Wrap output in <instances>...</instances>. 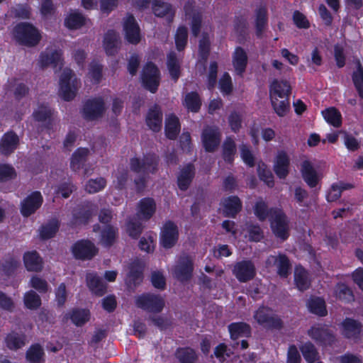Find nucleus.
Listing matches in <instances>:
<instances>
[{
	"instance_id": "1",
	"label": "nucleus",
	"mask_w": 363,
	"mask_h": 363,
	"mask_svg": "<svg viewBox=\"0 0 363 363\" xmlns=\"http://www.w3.org/2000/svg\"><path fill=\"white\" fill-rule=\"evenodd\" d=\"M80 85V80L73 71L66 68L62 71L60 78L59 94L64 100L70 101L75 97Z\"/></svg>"
},
{
	"instance_id": "2",
	"label": "nucleus",
	"mask_w": 363,
	"mask_h": 363,
	"mask_svg": "<svg viewBox=\"0 0 363 363\" xmlns=\"http://www.w3.org/2000/svg\"><path fill=\"white\" fill-rule=\"evenodd\" d=\"M13 36L20 43L29 46L35 45L40 40L39 31L28 23L18 24L13 30Z\"/></svg>"
},
{
	"instance_id": "3",
	"label": "nucleus",
	"mask_w": 363,
	"mask_h": 363,
	"mask_svg": "<svg viewBox=\"0 0 363 363\" xmlns=\"http://www.w3.org/2000/svg\"><path fill=\"white\" fill-rule=\"evenodd\" d=\"M269 220L274 234L282 240H286L289 237V224L284 212L279 208L271 209Z\"/></svg>"
},
{
	"instance_id": "4",
	"label": "nucleus",
	"mask_w": 363,
	"mask_h": 363,
	"mask_svg": "<svg viewBox=\"0 0 363 363\" xmlns=\"http://www.w3.org/2000/svg\"><path fill=\"white\" fill-rule=\"evenodd\" d=\"M135 305L147 311L159 313L164 306V300L160 295L145 294L135 298Z\"/></svg>"
},
{
	"instance_id": "5",
	"label": "nucleus",
	"mask_w": 363,
	"mask_h": 363,
	"mask_svg": "<svg viewBox=\"0 0 363 363\" xmlns=\"http://www.w3.org/2000/svg\"><path fill=\"white\" fill-rule=\"evenodd\" d=\"M254 320L260 325L268 328H280L281 321L272 310L267 307H259L254 313Z\"/></svg>"
},
{
	"instance_id": "6",
	"label": "nucleus",
	"mask_w": 363,
	"mask_h": 363,
	"mask_svg": "<svg viewBox=\"0 0 363 363\" xmlns=\"http://www.w3.org/2000/svg\"><path fill=\"white\" fill-rule=\"evenodd\" d=\"M193 262L188 255H182L172 269L173 276L179 281L189 279L193 272Z\"/></svg>"
},
{
	"instance_id": "7",
	"label": "nucleus",
	"mask_w": 363,
	"mask_h": 363,
	"mask_svg": "<svg viewBox=\"0 0 363 363\" xmlns=\"http://www.w3.org/2000/svg\"><path fill=\"white\" fill-rule=\"evenodd\" d=\"M144 86L152 93H155L160 84V72L157 67L151 63H147L144 67L141 75Z\"/></svg>"
},
{
	"instance_id": "8",
	"label": "nucleus",
	"mask_w": 363,
	"mask_h": 363,
	"mask_svg": "<svg viewBox=\"0 0 363 363\" xmlns=\"http://www.w3.org/2000/svg\"><path fill=\"white\" fill-rule=\"evenodd\" d=\"M131 169L138 174H149L153 172L157 165V159L154 155H148L142 160L133 158L130 160Z\"/></svg>"
},
{
	"instance_id": "9",
	"label": "nucleus",
	"mask_w": 363,
	"mask_h": 363,
	"mask_svg": "<svg viewBox=\"0 0 363 363\" xmlns=\"http://www.w3.org/2000/svg\"><path fill=\"white\" fill-rule=\"evenodd\" d=\"M179 238V230L177 226L171 221L166 222L161 229L160 245L169 249L174 247Z\"/></svg>"
},
{
	"instance_id": "10",
	"label": "nucleus",
	"mask_w": 363,
	"mask_h": 363,
	"mask_svg": "<svg viewBox=\"0 0 363 363\" xmlns=\"http://www.w3.org/2000/svg\"><path fill=\"white\" fill-rule=\"evenodd\" d=\"M104 111V100L101 97H97L86 101L83 107L82 114L86 120H94L101 117Z\"/></svg>"
},
{
	"instance_id": "11",
	"label": "nucleus",
	"mask_w": 363,
	"mask_h": 363,
	"mask_svg": "<svg viewBox=\"0 0 363 363\" xmlns=\"http://www.w3.org/2000/svg\"><path fill=\"white\" fill-rule=\"evenodd\" d=\"M39 64L42 67L52 66L57 71L62 67V51L53 48H48L40 56Z\"/></svg>"
},
{
	"instance_id": "12",
	"label": "nucleus",
	"mask_w": 363,
	"mask_h": 363,
	"mask_svg": "<svg viewBox=\"0 0 363 363\" xmlns=\"http://www.w3.org/2000/svg\"><path fill=\"white\" fill-rule=\"evenodd\" d=\"M308 335L317 343L330 345L335 340L333 333L326 327L320 324L315 325L308 331Z\"/></svg>"
},
{
	"instance_id": "13",
	"label": "nucleus",
	"mask_w": 363,
	"mask_h": 363,
	"mask_svg": "<svg viewBox=\"0 0 363 363\" xmlns=\"http://www.w3.org/2000/svg\"><path fill=\"white\" fill-rule=\"evenodd\" d=\"M233 274L240 282H246L256 274V269L253 263L250 261H242L235 264Z\"/></svg>"
},
{
	"instance_id": "14",
	"label": "nucleus",
	"mask_w": 363,
	"mask_h": 363,
	"mask_svg": "<svg viewBox=\"0 0 363 363\" xmlns=\"http://www.w3.org/2000/svg\"><path fill=\"white\" fill-rule=\"evenodd\" d=\"M201 139L203 147L206 151H214L220 141V135L218 128L214 126H207L203 130Z\"/></svg>"
},
{
	"instance_id": "15",
	"label": "nucleus",
	"mask_w": 363,
	"mask_h": 363,
	"mask_svg": "<svg viewBox=\"0 0 363 363\" xmlns=\"http://www.w3.org/2000/svg\"><path fill=\"white\" fill-rule=\"evenodd\" d=\"M72 252L77 259H90L97 253V249L91 242L81 240L74 245Z\"/></svg>"
},
{
	"instance_id": "16",
	"label": "nucleus",
	"mask_w": 363,
	"mask_h": 363,
	"mask_svg": "<svg viewBox=\"0 0 363 363\" xmlns=\"http://www.w3.org/2000/svg\"><path fill=\"white\" fill-rule=\"evenodd\" d=\"M43 203V196L38 191L28 196L22 202L21 212L23 216L28 217L38 209Z\"/></svg>"
},
{
	"instance_id": "17",
	"label": "nucleus",
	"mask_w": 363,
	"mask_h": 363,
	"mask_svg": "<svg viewBox=\"0 0 363 363\" xmlns=\"http://www.w3.org/2000/svg\"><path fill=\"white\" fill-rule=\"evenodd\" d=\"M276 266L278 274L286 277L290 273L291 264L289 259L284 255H271L266 260V267Z\"/></svg>"
},
{
	"instance_id": "18",
	"label": "nucleus",
	"mask_w": 363,
	"mask_h": 363,
	"mask_svg": "<svg viewBox=\"0 0 363 363\" xmlns=\"http://www.w3.org/2000/svg\"><path fill=\"white\" fill-rule=\"evenodd\" d=\"M123 30L126 40L132 43L136 44L140 40V28L132 15H128L123 21Z\"/></svg>"
},
{
	"instance_id": "19",
	"label": "nucleus",
	"mask_w": 363,
	"mask_h": 363,
	"mask_svg": "<svg viewBox=\"0 0 363 363\" xmlns=\"http://www.w3.org/2000/svg\"><path fill=\"white\" fill-rule=\"evenodd\" d=\"M156 211V203L152 199H141L137 206V217L140 220H148Z\"/></svg>"
},
{
	"instance_id": "20",
	"label": "nucleus",
	"mask_w": 363,
	"mask_h": 363,
	"mask_svg": "<svg viewBox=\"0 0 363 363\" xmlns=\"http://www.w3.org/2000/svg\"><path fill=\"white\" fill-rule=\"evenodd\" d=\"M301 173L304 181L311 187H314L320 179V174L315 169L311 162L306 160L301 164Z\"/></svg>"
},
{
	"instance_id": "21",
	"label": "nucleus",
	"mask_w": 363,
	"mask_h": 363,
	"mask_svg": "<svg viewBox=\"0 0 363 363\" xmlns=\"http://www.w3.org/2000/svg\"><path fill=\"white\" fill-rule=\"evenodd\" d=\"M341 330L342 335L350 339L358 338L360 333L363 330V325L358 321L346 318L341 323Z\"/></svg>"
},
{
	"instance_id": "22",
	"label": "nucleus",
	"mask_w": 363,
	"mask_h": 363,
	"mask_svg": "<svg viewBox=\"0 0 363 363\" xmlns=\"http://www.w3.org/2000/svg\"><path fill=\"white\" fill-rule=\"evenodd\" d=\"M184 12L186 19L191 20V31L192 33L197 36L200 30L201 23V13L194 8L192 2H187L184 6Z\"/></svg>"
},
{
	"instance_id": "23",
	"label": "nucleus",
	"mask_w": 363,
	"mask_h": 363,
	"mask_svg": "<svg viewBox=\"0 0 363 363\" xmlns=\"http://www.w3.org/2000/svg\"><path fill=\"white\" fill-rule=\"evenodd\" d=\"M289 162V157L286 152H278L274 162V170L280 179H284L287 176Z\"/></svg>"
},
{
	"instance_id": "24",
	"label": "nucleus",
	"mask_w": 363,
	"mask_h": 363,
	"mask_svg": "<svg viewBox=\"0 0 363 363\" xmlns=\"http://www.w3.org/2000/svg\"><path fill=\"white\" fill-rule=\"evenodd\" d=\"M291 91V86L286 80L274 79L269 86L270 98H284L289 96Z\"/></svg>"
},
{
	"instance_id": "25",
	"label": "nucleus",
	"mask_w": 363,
	"mask_h": 363,
	"mask_svg": "<svg viewBox=\"0 0 363 363\" xmlns=\"http://www.w3.org/2000/svg\"><path fill=\"white\" fill-rule=\"evenodd\" d=\"M152 11L156 16L165 17L169 22H171L174 16V10L172 6L161 0H155L152 2Z\"/></svg>"
},
{
	"instance_id": "26",
	"label": "nucleus",
	"mask_w": 363,
	"mask_h": 363,
	"mask_svg": "<svg viewBox=\"0 0 363 363\" xmlns=\"http://www.w3.org/2000/svg\"><path fill=\"white\" fill-rule=\"evenodd\" d=\"M18 144V135L13 132L6 133L0 140V152L4 155H9L16 149Z\"/></svg>"
},
{
	"instance_id": "27",
	"label": "nucleus",
	"mask_w": 363,
	"mask_h": 363,
	"mask_svg": "<svg viewBox=\"0 0 363 363\" xmlns=\"http://www.w3.org/2000/svg\"><path fill=\"white\" fill-rule=\"evenodd\" d=\"M89 21L81 13L77 11H71L65 19V25L72 30H77L83 26L87 25Z\"/></svg>"
},
{
	"instance_id": "28",
	"label": "nucleus",
	"mask_w": 363,
	"mask_h": 363,
	"mask_svg": "<svg viewBox=\"0 0 363 363\" xmlns=\"http://www.w3.org/2000/svg\"><path fill=\"white\" fill-rule=\"evenodd\" d=\"M86 284L90 291L97 296H102L106 292V284L95 273H87Z\"/></svg>"
},
{
	"instance_id": "29",
	"label": "nucleus",
	"mask_w": 363,
	"mask_h": 363,
	"mask_svg": "<svg viewBox=\"0 0 363 363\" xmlns=\"http://www.w3.org/2000/svg\"><path fill=\"white\" fill-rule=\"evenodd\" d=\"M162 121V114L160 108L157 106H155L150 109L146 122L149 128L155 132H157L161 129Z\"/></svg>"
},
{
	"instance_id": "30",
	"label": "nucleus",
	"mask_w": 363,
	"mask_h": 363,
	"mask_svg": "<svg viewBox=\"0 0 363 363\" xmlns=\"http://www.w3.org/2000/svg\"><path fill=\"white\" fill-rule=\"evenodd\" d=\"M223 212L227 216H235L242 208V203L238 196H232L222 201Z\"/></svg>"
},
{
	"instance_id": "31",
	"label": "nucleus",
	"mask_w": 363,
	"mask_h": 363,
	"mask_svg": "<svg viewBox=\"0 0 363 363\" xmlns=\"http://www.w3.org/2000/svg\"><path fill=\"white\" fill-rule=\"evenodd\" d=\"M23 261L28 271L38 272L43 269V261L36 252H28L24 254Z\"/></svg>"
},
{
	"instance_id": "32",
	"label": "nucleus",
	"mask_w": 363,
	"mask_h": 363,
	"mask_svg": "<svg viewBox=\"0 0 363 363\" xmlns=\"http://www.w3.org/2000/svg\"><path fill=\"white\" fill-rule=\"evenodd\" d=\"M180 131L179 118L173 115L167 116L165 119V135L170 140L175 139Z\"/></svg>"
},
{
	"instance_id": "33",
	"label": "nucleus",
	"mask_w": 363,
	"mask_h": 363,
	"mask_svg": "<svg viewBox=\"0 0 363 363\" xmlns=\"http://www.w3.org/2000/svg\"><path fill=\"white\" fill-rule=\"evenodd\" d=\"M247 62V56L246 52L240 48H237L233 57V65L235 72L242 75L245 70Z\"/></svg>"
},
{
	"instance_id": "34",
	"label": "nucleus",
	"mask_w": 363,
	"mask_h": 363,
	"mask_svg": "<svg viewBox=\"0 0 363 363\" xmlns=\"http://www.w3.org/2000/svg\"><path fill=\"white\" fill-rule=\"evenodd\" d=\"M194 176V167L192 164H189L183 167L178 176V185L180 189L186 190Z\"/></svg>"
},
{
	"instance_id": "35",
	"label": "nucleus",
	"mask_w": 363,
	"mask_h": 363,
	"mask_svg": "<svg viewBox=\"0 0 363 363\" xmlns=\"http://www.w3.org/2000/svg\"><path fill=\"white\" fill-rule=\"evenodd\" d=\"M8 92L13 93L16 99L24 96L28 91L27 86L20 80L16 78H11L6 84Z\"/></svg>"
},
{
	"instance_id": "36",
	"label": "nucleus",
	"mask_w": 363,
	"mask_h": 363,
	"mask_svg": "<svg viewBox=\"0 0 363 363\" xmlns=\"http://www.w3.org/2000/svg\"><path fill=\"white\" fill-rule=\"evenodd\" d=\"M26 337L25 335L12 332L7 335L5 342L8 348L16 350L26 345Z\"/></svg>"
},
{
	"instance_id": "37",
	"label": "nucleus",
	"mask_w": 363,
	"mask_h": 363,
	"mask_svg": "<svg viewBox=\"0 0 363 363\" xmlns=\"http://www.w3.org/2000/svg\"><path fill=\"white\" fill-rule=\"evenodd\" d=\"M294 281L297 288L300 291L306 290L310 286V279L308 272L301 266H297L295 268Z\"/></svg>"
},
{
	"instance_id": "38",
	"label": "nucleus",
	"mask_w": 363,
	"mask_h": 363,
	"mask_svg": "<svg viewBox=\"0 0 363 363\" xmlns=\"http://www.w3.org/2000/svg\"><path fill=\"white\" fill-rule=\"evenodd\" d=\"M119 35L113 31L109 30L107 32L104 40V49L108 55H113L118 45Z\"/></svg>"
},
{
	"instance_id": "39",
	"label": "nucleus",
	"mask_w": 363,
	"mask_h": 363,
	"mask_svg": "<svg viewBox=\"0 0 363 363\" xmlns=\"http://www.w3.org/2000/svg\"><path fill=\"white\" fill-rule=\"evenodd\" d=\"M89 150L86 148H78L73 154L71 158L70 167L74 171L79 170L84 162H85L86 157L89 155Z\"/></svg>"
},
{
	"instance_id": "40",
	"label": "nucleus",
	"mask_w": 363,
	"mask_h": 363,
	"mask_svg": "<svg viewBox=\"0 0 363 363\" xmlns=\"http://www.w3.org/2000/svg\"><path fill=\"white\" fill-rule=\"evenodd\" d=\"M272 106L276 113L279 116H284L289 110V96L284 98H270Z\"/></svg>"
},
{
	"instance_id": "41",
	"label": "nucleus",
	"mask_w": 363,
	"mask_h": 363,
	"mask_svg": "<svg viewBox=\"0 0 363 363\" xmlns=\"http://www.w3.org/2000/svg\"><path fill=\"white\" fill-rule=\"evenodd\" d=\"M184 106L191 112H197L201 107V99L196 92H190L186 94L184 101Z\"/></svg>"
},
{
	"instance_id": "42",
	"label": "nucleus",
	"mask_w": 363,
	"mask_h": 363,
	"mask_svg": "<svg viewBox=\"0 0 363 363\" xmlns=\"http://www.w3.org/2000/svg\"><path fill=\"white\" fill-rule=\"evenodd\" d=\"M307 306L309 311L314 314L320 316H324L327 314L325 301L320 298H311Z\"/></svg>"
},
{
	"instance_id": "43",
	"label": "nucleus",
	"mask_w": 363,
	"mask_h": 363,
	"mask_svg": "<svg viewBox=\"0 0 363 363\" xmlns=\"http://www.w3.org/2000/svg\"><path fill=\"white\" fill-rule=\"evenodd\" d=\"M325 120L334 127H339L342 123L340 113L335 108L331 107L322 111Z\"/></svg>"
},
{
	"instance_id": "44",
	"label": "nucleus",
	"mask_w": 363,
	"mask_h": 363,
	"mask_svg": "<svg viewBox=\"0 0 363 363\" xmlns=\"http://www.w3.org/2000/svg\"><path fill=\"white\" fill-rule=\"evenodd\" d=\"M232 339H237L240 336L248 335L250 333L249 325L245 323H235L228 326Z\"/></svg>"
},
{
	"instance_id": "45",
	"label": "nucleus",
	"mask_w": 363,
	"mask_h": 363,
	"mask_svg": "<svg viewBox=\"0 0 363 363\" xmlns=\"http://www.w3.org/2000/svg\"><path fill=\"white\" fill-rule=\"evenodd\" d=\"M44 352L39 345H32L26 352V359L30 363H43Z\"/></svg>"
},
{
	"instance_id": "46",
	"label": "nucleus",
	"mask_w": 363,
	"mask_h": 363,
	"mask_svg": "<svg viewBox=\"0 0 363 363\" xmlns=\"http://www.w3.org/2000/svg\"><path fill=\"white\" fill-rule=\"evenodd\" d=\"M335 296L345 302H350L354 300V295L350 289L344 284L336 285L334 291Z\"/></svg>"
},
{
	"instance_id": "47",
	"label": "nucleus",
	"mask_w": 363,
	"mask_h": 363,
	"mask_svg": "<svg viewBox=\"0 0 363 363\" xmlns=\"http://www.w3.org/2000/svg\"><path fill=\"white\" fill-rule=\"evenodd\" d=\"M352 187V186L351 184L343 182H339L333 184L331 189H330L327 195L328 201L330 202L336 201L337 199L340 197L342 191L343 190H346Z\"/></svg>"
},
{
	"instance_id": "48",
	"label": "nucleus",
	"mask_w": 363,
	"mask_h": 363,
	"mask_svg": "<svg viewBox=\"0 0 363 363\" xmlns=\"http://www.w3.org/2000/svg\"><path fill=\"white\" fill-rule=\"evenodd\" d=\"M236 152L235 143L230 138H228L223 145V157L227 162H232Z\"/></svg>"
},
{
	"instance_id": "49",
	"label": "nucleus",
	"mask_w": 363,
	"mask_h": 363,
	"mask_svg": "<svg viewBox=\"0 0 363 363\" xmlns=\"http://www.w3.org/2000/svg\"><path fill=\"white\" fill-rule=\"evenodd\" d=\"M58 228V221L57 220H52L40 228V235L43 239H49L55 235Z\"/></svg>"
},
{
	"instance_id": "50",
	"label": "nucleus",
	"mask_w": 363,
	"mask_h": 363,
	"mask_svg": "<svg viewBox=\"0 0 363 363\" xmlns=\"http://www.w3.org/2000/svg\"><path fill=\"white\" fill-rule=\"evenodd\" d=\"M106 182L103 177L89 179L84 186V189L89 194L97 193L105 188Z\"/></svg>"
},
{
	"instance_id": "51",
	"label": "nucleus",
	"mask_w": 363,
	"mask_h": 363,
	"mask_svg": "<svg viewBox=\"0 0 363 363\" xmlns=\"http://www.w3.org/2000/svg\"><path fill=\"white\" fill-rule=\"evenodd\" d=\"M267 9L261 6L256 11V31L257 35H260L267 25Z\"/></svg>"
},
{
	"instance_id": "52",
	"label": "nucleus",
	"mask_w": 363,
	"mask_h": 363,
	"mask_svg": "<svg viewBox=\"0 0 363 363\" xmlns=\"http://www.w3.org/2000/svg\"><path fill=\"white\" fill-rule=\"evenodd\" d=\"M89 311L85 309L74 310L70 315L72 323L77 326L84 325L89 320Z\"/></svg>"
},
{
	"instance_id": "53",
	"label": "nucleus",
	"mask_w": 363,
	"mask_h": 363,
	"mask_svg": "<svg viewBox=\"0 0 363 363\" xmlns=\"http://www.w3.org/2000/svg\"><path fill=\"white\" fill-rule=\"evenodd\" d=\"M52 110L45 104H40L33 113L34 119L38 122H44L52 116Z\"/></svg>"
},
{
	"instance_id": "54",
	"label": "nucleus",
	"mask_w": 363,
	"mask_h": 363,
	"mask_svg": "<svg viewBox=\"0 0 363 363\" xmlns=\"http://www.w3.org/2000/svg\"><path fill=\"white\" fill-rule=\"evenodd\" d=\"M167 67L171 77L177 80L179 77L180 66L175 54L171 52L167 57Z\"/></svg>"
},
{
	"instance_id": "55",
	"label": "nucleus",
	"mask_w": 363,
	"mask_h": 363,
	"mask_svg": "<svg viewBox=\"0 0 363 363\" xmlns=\"http://www.w3.org/2000/svg\"><path fill=\"white\" fill-rule=\"evenodd\" d=\"M116 229L111 225L106 226L101 232V242L104 246H109L114 242Z\"/></svg>"
},
{
	"instance_id": "56",
	"label": "nucleus",
	"mask_w": 363,
	"mask_h": 363,
	"mask_svg": "<svg viewBox=\"0 0 363 363\" xmlns=\"http://www.w3.org/2000/svg\"><path fill=\"white\" fill-rule=\"evenodd\" d=\"M303 357L308 363L315 362L318 359V352L311 342L305 343L301 348Z\"/></svg>"
},
{
	"instance_id": "57",
	"label": "nucleus",
	"mask_w": 363,
	"mask_h": 363,
	"mask_svg": "<svg viewBox=\"0 0 363 363\" xmlns=\"http://www.w3.org/2000/svg\"><path fill=\"white\" fill-rule=\"evenodd\" d=\"M128 179V171L123 167H119L113 174V184L116 189H122Z\"/></svg>"
},
{
	"instance_id": "58",
	"label": "nucleus",
	"mask_w": 363,
	"mask_h": 363,
	"mask_svg": "<svg viewBox=\"0 0 363 363\" xmlns=\"http://www.w3.org/2000/svg\"><path fill=\"white\" fill-rule=\"evenodd\" d=\"M176 356L181 363H193L196 359L195 352L190 348L179 349Z\"/></svg>"
},
{
	"instance_id": "59",
	"label": "nucleus",
	"mask_w": 363,
	"mask_h": 363,
	"mask_svg": "<svg viewBox=\"0 0 363 363\" xmlns=\"http://www.w3.org/2000/svg\"><path fill=\"white\" fill-rule=\"evenodd\" d=\"M25 306L29 309H36L41 304L40 296L33 291H30L24 295Z\"/></svg>"
},
{
	"instance_id": "60",
	"label": "nucleus",
	"mask_w": 363,
	"mask_h": 363,
	"mask_svg": "<svg viewBox=\"0 0 363 363\" xmlns=\"http://www.w3.org/2000/svg\"><path fill=\"white\" fill-rule=\"evenodd\" d=\"M352 79L359 96L363 99V68L359 62L357 70L353 73Z\"/></svg>"
},
{
	"instance_id": "61",
	"label": "nucleus",
	"mask_w": 363,
	"mask_h": 363,
	"mask_svg": "<svg viewBox=\"0 0 363 363\" xmlns=\"http://www.w3.org/2000/svg\"><path fill=\"white\" fill-rule=\"evenodd\" d=\"M101 71L102 67L99 64L96 62L91 63L87 74L88 79L94 84L99 83L102 77Z\"/></svg>"
},
{
	"instance_id": "62",
	"label": "nucleus",
	"mask_w": 363,
	"mask_h": 363,
	"mask_svg": "<svg viewBox=\"0 0 363 363\" xmlns=\"http://www.w3.org/2000/svg\"><path fill=\"white\" fill-rule=\"evenodd\" d=\"M187 29L184 26L178 28L175 35V43L178 50H182L187 43Z\"/></svg>"
},
{
	"instance_id": "63",
	"label": "nucleus",
	"mask_w": 363,
	"mask_h": 363,
	"mask_svg": "<svg viewBox=\"0 0 363 363\" xmlns=\"http://www.w3.org/2000/svg\"><path fill=\"white\" fill-rule=\"evenodd\" d=\"M143 280V269L141 266L135 268L134 266L130 267V270L128 277V284L129 285H137Z\"/></svg>"
},
{
	"instance_id": "64",
	"label": "nucleus",
	"mask_w": 363,
	"mask_h": 363,
	"mask_svg": "<svg viewBox=\"0 0 363 363\" xmlns=\"http://www.w3.org/2000/svg\"><path fill=\"white\" fill-rule=\"evenodd\" d=\"M155 235L152 236L151 235L141 238L139 242V247L140 250L147 252H152L155 246Z\"/></svg>"
}]
</instances>
